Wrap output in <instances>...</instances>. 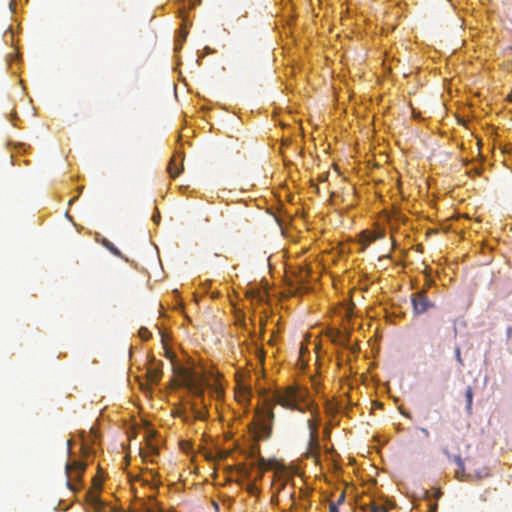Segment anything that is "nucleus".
<instances>
[{"instance_id": "obj_24", "label": "nucleus", "mask_w": 512, "mask_h": 512, "mask_svg": "<svg viewBox=\"0 0 512 512\" xmlns=\"http://www.w3.org/2000/svg\"><path fill=\"white\" fill-rule=\"evenodd\" d=\"M280 2L285 6L289 7L290 9L294 8L293 0H280Z\"/></svg>"}, {"instance_id": "obj_2", "label": "nucleus", "mask_w": 512, "mask_h": 512, "mask_svg": "<svg viewBox=\"0 0 512 512\" xmlns=\"http://www.w3.org/2000/svg\"><path fill=\"white\" fill-rule=\"evenodd\" d=\"M275 399L279 405L289 410L306 412L313 407L311 391L304 385L279 388L275 392Z\"/></svg>"}, {"instance_id": "obj_12", "label": "nucleus", "mask_w": 512, "mask_h": 512, "mask_svg": "<svg viewBox=\"0 0 512 512\" xmlns=\"http://www.w3.org/2000/svg\"><path fill=\"white\" fill-rule=\"evenodd\" d=\"M384 237V232H375V233H364V239L361 241L360 250L364 251L366 248L374 241L382 239Z\"/></svg>"}, {"instance_id": "obj_10", "label": "nucleus", "mask_w": 512, "mask_h": 512, "mask_svg": "<svg viewBox=\"0 0 512 512\" xmlns=\"http://www.w3.org/2000/svg\"><path fill=\"white\" fill-rule=\"evenodd\" d=\"M6 63L9 72L12 75H18V70L20 65L22 64V59L14 53H9L6 56Z\"/></svg>"}, {"instance_id": "obj_30", "label": "nucleus", "mask_w": 512, "mask_h": 512, "mask_svg": "<svg viewBox=\"0 0 512 512\" xmlns=\"http://www.w3.org/2000/svg\"><path fill=\"white\" fill-rule=\"evenodd\" d=\"M442 452L444 455H446L448 457V446L442 447Z\"/></svg>"}, {"instance_id": "obj_9", "label": "nucleus", "mask_w": 512, "mask_h": 512, "mask_svg": "<svg viewBox=\"0 0 512 512\" xmlns=\"http://www.w3.org/2000/svg\"><path fill=\"white\" fill-rule=\"evenodd\" d=\"M385 318L389 324H395L404 317V312L396 303H390L385 308Z\"/></svg>"}, {"instance_id": "obj_22", "label": "nucleus", "mask_w": 512, "mask_h": 512, "mask_svg": "<svg viewBox=\"0 0 512 512\" xmlns=\"http://www.w3.org/2000/svg\"><path fill=\"white\" fill-rule=\"evenodd\" d=\"M20 3V0H10L9 2V10L11 13H15V6Z\"/></svg>"}, {"instance_id": "obj_19", "label": "nucleus", "mask_w": 512, "mask_h": 512, "mask_svg": "<svg viewBox=\"0 0 512 512\" xmlns=\"http://www.w3.org/2000/svg\"><path fill=\"white\" fill-rule=\"evenodd\" d=\"M200 100L203 101V105H204L205 109H210V107L213 106V105L221 107L220 103L214 104L211 100L206 99L205 97H201Z\"/></svg>"}, {"instance_id": "obj_29", "label": "nucleus", "mask_w": 512, "mask_h": 512, "mask_svg": "<svg viewBox=\"0 0 512 512\" xmlns=\"http://www.w3.org/2000/svg\"><path fill=\"white\" fill-rule=\"evenodd\" d=\"M401 413H402V415H403L404 417H406V418L411 417V413H410L409 411H402Z\"/></svg>"}, {"instance_id": "obj_18", "label": "nucleus", "mask_w": 512, "mask_h": 512, "mask_svg": "<svg viewBox=\"0 0 512 512\" xmlns=\"http://www.w3.org/2000/svg\"><path fill=\"white\" fill-rule=\"evenodd\" d=\"M456 463H457L458 469L455 470V477L460 478V470L462 471V474H464L465 467L459 457L456 458Z\"/></svg>"}, {"instance_id": "obj_26", "label": "nucleus", "mask_w": 512, "mask_h": 512, "mask_svg": "<svg viewBox=\"0 0 512 512\" xmlns=\"http://www.w3.org/2000/svg\"><path fill=\"white\" fill-rule=\"evenodd\" d=\"M152 220L154 221V223L159 224V222H160V213H159V211H156L153 214Z\"/></svg>"}, {"instance_id": "obj_3", "label": "nucleus", "mask_w": 512, "mask_h": 512, "mask_svg": "<svg viewBox=\"0 0 512 512\" xmlns=\"http://www.w3.org/2000/svg\"><path fill=\"white\" fill-rule=\"evenodd\" d=\"M201 0H195L192 4H187L182 0H177L173 5V12L180 19V26L174 34V61L175 65L181 64V49L186 41L189 29L192 26V19L189 10L199 5Z\"/></svg>"}, {"instance_id": "obj_32", "label": "nucleus", "mask_w": 512, "mask_h": 512, "mask_svg": "<svg viewBox=\"0 0 512 512\" xmlns=\"http://www.w3.org/2000/svg\"><path fill=\"white\" fill-rule=\"evenodd\" d=\"M195 414H200V412H198V411H192V412L190 413V416H189V417L192 419V418L195 416Z\"/></svg>"}, {"instance_id": "obj_7", "label": "nucleus", "mask_w": 512, "mask_h": 512, "mask_svg": "<svg viewBox=\"0 0 512 512\" xmlns=\"http://www.w3.org/2000/svg\"><path fill=\"white\" fill-rule=\"evenodd\" d=\"M249 297L251 305L254 306L255 310L259 308L264 311L270 305L268 292L264 288L256 289L255 291L250 293Z\"/></svg>"}, {"instance_id": "obj_6", "label": "nucleus", "mask_w": 512, "mask_h": 512, "mask_svg": "<svg viewBox=\"0 0 512 512\" xmlns=\"http://www.w3.org/2000/svg\"><path fill=\"white\" fill-rule=\"evenodd\" d=\"M185 154L181 147L174 150L173 158L170 160L169 172L172 178L178 177L184 172Z\"/></svg>"}, {"instance_id": "obj_27", "label": "nucleus", "mask_w": 512, "mask_h": 512, "mask_svg": "<svg viewBox=\"0 0 512 512\" xmlns=\"http://www.w3.org/2000/svg\"><path fill=\"white\" fill-rule=\"evenodd\" d=\"M159 334L161 335L162 341H166V338L169 337L168 332L166 333L163 328H159Z\"/></svg>"}, {"instance_id": "obj_33", "label": "nucleus", "mask_w": 512, "mask_h": 512, "mask_svg": "<svg viewBox=\"0 0 512 512\" xmlns=\"http://www.w3.org/2000/svg\"><path fill=\"white\" fill-rule=\"evenodd\" d=\"M421 431L423 432V434H425L426 436L429 435V432L426 428H421Z\"/></svg>"}, {"instance_id": "obj_34", "label": "nucleus", "mask_w": 512, "mask_h": 512, "mask_svg": "<svg viewBox=\"0 0 512 512\" xmlns=\"http://www.w3.org/2000/svg\"><path fill=\"white\" fill-rule=\"evenodd\" d=\"M433 71H434L435 73H440V69H439L438 67L433 68Z\"/></svg>"}, {"instance_id": "obj_37", "label": "nucleus", "mask_w": 512, "mask_h": 512, "mask_svg": "<svg viewBox=\"0 0 512 512\" xmlns=\"http://www.w3.org/2000/svg\"><path fill=\"white\" fill-rule=\"evenodd\" d=\"M343 502V498L342 499H339V501L337 503H339V505Z\"/></svg>"}, {"instance_id": "obj_5", "label": "nucleus", "mask_w": 512, "mask_h": 512, "mask_svg": "<svg viewBox=\"0 0 512 512\" xmlns=\"http://www.w3.org/2000/svg\"><path fill=\"white\" fill-rule=\"evenodd\" d=\"M411 305L414 316H421L427 313L430 309L435 308V303L427 296L421 294H413L411 296Z\"/></svg>"}, {"instance_id": "obj_25", "label": "nucleus", "mask_w": 512, "mask_h": 512, "mask_svg": "<svg viewBox=\"0 0 512 512\" xmlns=\"http://www.w3.org/2000/svg\"><path fill=\"white\" fill-rule=\"evenodd\" d=\"M7 118H8V120L11 122V124H12L13 126H17L16 119H17V120H19L17 116H14V115L11 113V114H9V115H8V117H7Z\"/></svg>"}, {"instance_id": "obj_17", "label": "nucleus", "mask_w": 512, "mask_h": 512, "mask_svg": "<svg viewBox=\"0 0 512 512\" xmlns=\"http://www.w3.org/2000/svg\"><path fill=\"white\" fill-rule=\"evenodd\" d=\"M83 190H84V186L83 185L77 186L76 194L69 200V205H72L74 202H76L79 199V197L81 196Z\"/></svg>"}, {"instance_id": "obj_14", "label": "nucleus", "mask_w": 512, "mask_h": 512, "mask_svg": "<svg viewBox=\"0 0 512 512\" xmlns=\"http://www.w3.org/2000/svg\"><path fill=\"white\" fill-rule=\"evenodd\" d=\"M138 335L139 337L144 340V341H148L151 337H152V333L150 332V330L145 327V326H141L138 330Z\"/></svg>"}, {"instance_id": "obj_36", "label": "nucleus", "mask_w": 512, "mask_h": 512, "mask_svg": "<svg viewBox=\"0 0 512 512\" xmlns=\"http://www.w3.org/2000/svg\"><path fill=\"white\" fill-rule=\"evenodd\" d=\"M444 62H445V67L447 68L448 67V58H445Z\"/></svg>"}, {"instance_id": "obj_16", "label": "nucleus", "mask_w": 512, "mask_h": 512, "mask_svg": "<svg viewBox=\"0 0 512 512\" xmlns=\"http://www.w3.org/2000/svg\"><path fill=\"white\" fill-rule=\"evenodd\" d=\"M443 87L444 93L442 94L443 106L446 111H448V99L445 96V93L448 92V80L446 78L443 79Z\"/></svg>"}, {"instance_id": "obj_11", "label": "nucleus", "mask_w": 512, "mask_h": 512, "mask_svg": "<svg viewBox=\"0 0 512 512\" xmlns=\"http://www.w3.org/2000/svg\"><path fill=\"white\" fill-rule=\"evenodd\" d=\"M439 497L440 496L437 495L435 498H428L424 500L423 503L419 505V507L414 509V512H437V499Z\"/></svg>"}, {"instance_id": "obj_21", "label": "nucleus", "mask_w": 512, "mask_h": 512, "mask_svg": "<svg viewBox=\"0 0 512 512\" xmlns=\"http://www.w3.org/2000/svg\"><path fill=\"white\" fill-rule=\"evenodd\" d=\"M311 507L310 503H303L301 504V507L297 509L296 512H308Z\"/></svg>"}, {"instance_id": "obj_15", "label": "nucleus", "mask_w": 512, "mask_h": 512, "mask_svg": "<svg viewBox=\"0 0 512 512\" xmlns=\"http://www.w3.org/2000/svg\"><path fill=\"white\" fill-rule=\"evenodd\" d=\"M71 504L67 500H59L57 506L54 508L55 511L65 512L70 508Z\"/></svg>"}, {"instance_id": "obj_13", "label": "nucleus", "mask_w": 512, "mask_h": 512, "mask_svg": "<svg viewBox=\"0 0 512 512\" xmlns=\"http://www.w3.org/2000/svg\"><path fill=\"white\" fill-rule=\"evenodd\" d=\"M214 53H216V49L210 46H205L203 49L197 50L196 65L200 66L202 64V60L204 59V57H206V55H211Z\"/></svg>"}, {"instance_id": "obj_31", "label": "nucleus", "mask_w": 512, "mask_h": 512, "mask_svg": "<svg viewBox=\"0 0 512 512\" xmlns=\"http://www.w3.org/2000/svg\"><path fill=\"white\" fill-rule=\"evenodd\" d=\"M370 512H387V511H385V510H381V509H378V508H372V509L370 510Z\"/></svg>"}, {"instance_id": "obj_28", "label": "nucleus", "mask_w": 512, "mask_h": 512, "mask_svg": "<svg viewBox=\"0 0 512 512\" xmlns=\"http://www.w3.org/2000/svg\"><path fill=\"white\" fill-rule=\"evenodd\" d=\"M188 189H189V186L181 185V186L178 187V191L182 195H185L186 192L188 191Z\"/></svg>"}, {"instance_id": "obj_23", "label": "nucleus", "mask_w": 512, "mask_h": 512, "mask_svg": "<svg viewBox=\"0 0 512 512\" xmlns=\"http://www.w3.org/2000/svg\"><path fill=\"white\" fill-rule=\"evenodd\" d=\"M329 512H340L339 503H331L329 506Z\"/></svg>"}, {"instance_id": "obj_1", "label": "nucleus", "mask_w": 512, "mask_h": 512, "mask_svg": "<svg viewBox=\"0 0 512 512\" xmlns=\"http://www.w3.org/2000/svg\"><path fill=\"white\" fill-rule=\"evenodd\" d=\"M237 402L249 436L254 440L243 451V468L248 473H263L267 460L260 454L258 441L268 440L272 435L274 414L271 406L254 395L252 389H245L237 394Z\"/></svg>"}, {"instance_id": "obj_20", "label": "nucleus", "mask_w": 512, "mask_h": 512, "mask_svg": "<svg viewBox=\"0 0 512 512\" xmlns=\"http://www.w3.org/2000/svg\"><path fill=\"white\" fill-rule=\"evenodd\" d=\"M472 398H473L472 389L470 387H468L467 390H466V399H467V407H468V409L471 408Z\"/></svg>"}, {"instance_id": "obj_4", "label": "nucleus", "mask_w": 512, "mask_h": 512, "mask_svg": "<svg viewBox=\"0 0 512 512\" xmlns=\"http://www.w3.org/2000/svg\"><path fill=\"white\" fill-rule=\"evenodd\" d=\"M134 479L139 484L150 489H157L164 485V477L155 469L143 467L134 473Z\"/></svg>"}, {"instance_id": "obj_8", "label": "nucleus", "mask_w": 512, "mask_h": 512, "mask_svg": "<svg viewBox=\"0 0 512 512\" xmlns=\"http://www.w3.org/2000/svg\"><path fill=\"white\" fill-rule=\"evenodd\" d=\"M94 238H95V241L102 245L105 249H107L112 255H114L115 257H118L122 260H124L125 262H130L129 258L126 257L121 251L120 249L114 244L112 243L110 240H108L106 237H104L103 235H101L100 233L98 232H95L94 234Z\"/></svg>"}, {"instance_id": "obj_35", "label": "nucleus", "mask_w": 512, "mask_h": 512, "mask_svg": "<svg viewBox=\"0 0 512 512\" xmlns=\"http://www.w3.org/2000/svg\"><path fill=\"white\" fill-rule=\"evenodd\" d=\"M76 228H77V230H78V231H81L82 229H84V228H83L82 226H80V225H76Z\"/></svg>"}]
</instances>
